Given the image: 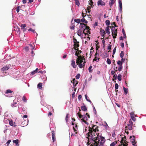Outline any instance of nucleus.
I'll list each match as a JSON object with an SVG mask.
<instances>
[{
	"label": "nucleus",
	"mask_w": 146,
	"mask_h": 146,
	"mask_svg": "<svg viewBox=\"0 0 146 146\" xmlns=\"http://www.w3.org/2000/svg\"><path fill=\"white\" fill-rule=\"evenodd\" d=\"M89 128V132L88 133V137H90L91 135H92L91 139L93 141V144L95 146H103L106 141L105 138L100 135H99V133L97 136H96L95 134H92L93 131L92 130V128L90 127Z\"/></svg>",
	"instance_id": "obj_1"
},
{
	"label": "nucleus",
	"mask_w": 146,
	"mask_h": 146,
	"mask_svg": "<svg viewBox=\"0 0 146 146\" xmlns=\"http://www.w3.org/2000/svg\"><path fill=\"white\" fill-rule=\"evenodd\" d=\"M110 28H111V32L113 37V38H116L117 35V30L113 26H110Z\"/></svg>",
	"instance_id": "obj_2"
},
{
	"label": "nucleus",
	"mask_w": 146,
	"mask_h": 146,
	"mask_svg": "<svg viewBox=\"0 0 146 146\" xmlns=\"http://www.w3.org/2000/svg\"><path fill=\"white\" fill-rule=\"evenodd\" d=\"M133 125V122L131 119H130L129 121V123L127 124V126L125 127V128L127 129H128L129 130H131L133 129L132 126H135Z\"/></svg>",
	"instance_id": "obj_3"
},
{
	"label": "nucleus",
	"mask_w": 146,
	"mask_h": 146,
	"mask_svg": "<svg viewBox=\"0 0 146 146\" xmlns=\"http://www.w3.org/2000/svg\"><path fill=\"white\" fill-rule=\"evenodd\" d=\"M130 139H131V142L132 143V144L134 146H137V145L136 144L137 142L135 141V136H134L133 137L132 136H130Z\"/></svg>",
	"instance_id": "obj_4"
},
{
	"label": "nucleus",
	"mask_w": 146,
	"mask_h": 146,
	"mask_svg": "<svg viewBox=\"0 0 146 146\" xmlns=\"http://www.w3.org/2000/svg\"><path fill=\"white\" fill-rule=\"evenodd\" d=\"M124 138L126 139V137L125 136L124 137L122 138V139L121 142V144H122L123 146H127L128 144L127 143L128 142H127L125 139H124Z\"/></svg>",
	"instance_id": "obj_5"
},
{
	"label": "nucleus",
	"mask_w": 146,
	"mask_h": 146,
	"mask_svg": "<svg viewBox=\"0 0 146 146\" xmlns=\"http://www.w3.org/2000/svg\"><path fill=\"white\" fill-rule=\"evenodd\" d=\"M88 120V118L86 116V115H83L82 118L81 119V120L82 122H84L85 124L87 125H88V123L86 121Z\"/></svg>",
	"instance_id": "obj_6"
},
{
	"label": "nucleus",
	"mask_w": 146,
	"mask_h": 146,
	"mask_svg": "<svg viewBox=\"0 0 146 146\" xmlns=\"http://www.w3.org/2000/svg\"><path fill=\"white\" fill-rule=\"evenodd\" d=\"M99 54L96 52L95 55V58L93 60V61L98 62L99 61L100 58L99 57Z\"/></svg>",
	"instance_id": "obj_7"
},
{
	"label": "nucleus",
	"mask_w": 146,
	"mask_h": 146,
	"mask_svg": "<svg viewBox=\"0 0 146 146\" xmlns=\"http://www.w3.org/2000/svg\"><path fill=\"white\" fill-rule=\"evenodd\" d=\"M92 126V127H91L92 128V130L94 131V132H96L97 131H98V126L96 125H94Z\"/></svg>",
	"instance_id": "obj_8"
},
{
	"label": "nucleus",
	"mask_w": 146,
	"mask_h": 146,
	"mask_svg": "<svg viewBox=\"0 0 146 146\" xmlns=\"http://www.w3.org/2000/svg\"><path fill=\"white\" fill-rule=\"evenodd\" d=\"M71 82L73 84V86L74 87L76 86V85L78 84V81L75 80V78L73 79L71 81Z\"/></svg>",
	"instance_id": "obj_9"
},
{
	"label": "nucleus",
	"mask_w": 146,
	"mask_h": 146,
	"mask_svg": "<svg viewBox=\"0 0 146 146\" xmlns=\"http://www.w3.org/2000/svg\"><path fill=\"white\" fill-rule=\"evenodd\" d=\"M74 48L75 50H78V48H77L79 46V43L76 42L74 43Z\"/></svg>",
	"instance_id": "obj_10"
},
{
	"label": "nucleus",
	"mask_w": 146,
	"mask_h": 146,
	"mask_svg": "<svg viewBox=\"0 0 146 146\" xmlns=\"http://www.w3.org/2000/svg\"><path fill=\"white\" fill-rule=\"evenodd\" d=\"M97 4L98 6L100 5L102 6H104L105 5V3L102 1L101 0H100L98 1L97 2Z\"/></svg>",
	"instance_id": "obj_11"
},
{
	"label": "nucleus",
	"mask_w": 146,
	"mask_h": 146,
	"mask_svg": "<svg viewBox=\"0 0 146 146\" xmlns=\"http://www.w3.org/2000/svg\"><path fill=\"white\" fill-rule=\"evenodd\" d=\"M86 26V25L83 23H80V29L81 30L84 29L85 28V27Z\"/></svg>",
	"instance_id": "obj_12"
},
{
	"label": "nucleus",
	"mask_w": 146,
	"mask_h": 146,
	"mask_svg": "<svg viewBox=\"0 0 146 146\" xmlns=\"http://www.w3.org/2000/svg\"><path fill=\"white\" fill-rule=\"evenodd\" d=\"M9 69V66H6L3 67L1 69V70L3 72H5L6 71L8 70Z\"/></svg>",
	"instance_id": "obj_13"
},
{
	"label": "nucleus",
	"mask_w": 146,
	"mask_h": 146,
	"mask_svg": "<svg viewBox=\"0 0 146 146\" xmlns=\"http://www.w3.org/2000/svg\"><path fill=\"white\" fill-rule=\"evenodd\" d=\"M71 65L73 66V68H75L76 67L77 65L75 64V62L74 60H72L71 61Z\"/></svg>",
	"instance_id": "obj_14"
},
{
	"label": "nucleus",
	"mask_w": 146,
	"mask_h": 146,
	"mask_svg": "<svg viewBox=\"0 0 146 146\" xmlns=\"http://www.w3.org/2000/svg\"><path fill=\"white\" fill-rule=\"evenodd\" d=\"M20 27H21V29H23V31H25L26 30L25 27H26V25L25 24H21V25Z\"/></svg>",
	"instance_id": "obj_15"
},
{
	"label": "nucleus",
	"mask_w": 146,
	"mask_h": 146,
	"mask_svg": "<svg viewBox=\"0 0 146 146\" xmlns=\"http://www.w3.org/2000/svg\"><path fill=\"white\" fill-rule=\"evenodd\" d=\"M9 123L10 125L11 126H13L14 127L16 126V125H14L15 124V122H13L12 121V120H9Z\"/></svg>",
	"instance_id": "obj_16"
},
{
	"label": "nucleus",
	"mask_w": 146,
	"mask_h": 146,
	"mask_svg": "<svg viewBox=\"0 0 146 146\" xmlns=\"http://www.w3.org/2000/svg\"><path fill=\"white\" fill-rule=\"evenodd\" d=\"M27 124V122L26 121H23L21 124V126L23 127L26 126Z\"/></svg>",
	"instance_id": "obj_17"
},
{
	"label": "nucleus",
	"mask_w": 146,
	"mask_h": 146,
	"mask_svg": "<svg viewBox=\"0 0 146 146\" xmlns=\"http://www.w3.org/2000/svg\"><path fill=\"white\" fill-rule=\"evenodd\" d=\"M82 31L80 29H78L77 31V34L78 36H80L82 35Z\"/></svg>",
	"instance_id": "obj_18"
},
{
	"label": "nucleus",
	"mask_w": 146,
	"mask_h": 146,
	"mask_svg": "<svg viewBox=\"0 0 146 146\" xmlns=\"http://www.w3.org/2000/svg\"><path fill=\"white\" fill-rule=\"evenodd\" d=\"M81 109L83 111H87V109L86 107L85 106H82L81 107Z\"/></svg>",
	"instance_id": "obj_19"
},
{
	"label": "nucleus",
	"mask_w": 146,
	"mask_h": 146,
	"mask_svg": "<svg viewBox=\"0 0 146 146\" xmlns=\"http://www.w3.org/2000/svg\"><path fill=\"white\" fill-rule=\"evenodd\" d=\"M118 3L119 5L120 9L121 11L122 9V3L121 1V0H119L118 1Z\"/></svg>",
	"instance_id": "obj_20"
},
{
	"label": "nucleus",
	"mask_w": 146,
	"mask_h": 146,
	"mask_svg": "<svg viewBox=\"0 0 146 146\" xmlns=\"http://www.w3.org/2000/svg\"><path fill=\"white\" fill-rule=\"evenodd\" d=\"M76 63L78 65V66L80 68H81L82 67H84L83 66L82 64V63H80V62H76Z\"/></svg>",
	"instance_id": "obj_21"
},
{
	"label": "nucleus",
	"mask_w": 146,
	"mask_h": 146,
	"mask_svg": "<svg viewBox=\"0 0 146 146\" xmlns=\"http://www.w3.org/2000/svg\"><path fill=\"white\" fill-rule=\"evenodd\" d=\"M78 57V58H77L76 59V62H78L79 61V60H80L82 59H84V57L83 58H82V57L81 56H79L78 55V56H77Z\"/></svg>",
	"instance_id": "obj_22"
},
{
	"label": "nucleus",
	"mask_w": 146,
	"mask_h": 146,
	"mask_svg": "<svg viewBox=\"0 0 146 146\" xmlns=\"http://www.w3.org/2000/svg\"><path fill=\"white\" fill-rule=\"evenodd\" d=\"M13 142L14 143H15L17 146H19V140L18 139L13 140Z\"/></svg>",
	"instance_id": "obj_23"
},
{
	"label": "nucleus",
	"mask_w": 146,
	"mask_h": 146,
	"mask_svg": "<svg viewBox=\"0 0 146 146\" xmlns=\"http://www.w3.org/2000/svg\"><path fill=\"white\" fill-rule=\"evenodd\" d=\"M106 33L108 34V35L109 34H110V31H109L110 29L109 28V27L108 26L107 27H106Z\"/></svg>",
	"instance_id": "obj_24"
},
{
	"label": "nucleus",
	"mask_w": 146,
	"mask_h": 146,
	"mask_svg": "<svg viewBox=\"0 0 146 146\" xmlns=\"http://www.w3.org/2000/svg\"><path fill=\"white\" fill-rule=\"evenodd\" d=\"M52 139L53 140V141L54 142V141L55 133L54 131H52Z\"/></svg>",
	"instance_id": "obj_25"
},
{
	"label": "nucleus",
	"mask_w": 146,
	"mask_h": 146,
	"mask_svg": "<svg viewBox=\"0 0 146 146\" xmlns=\"http://www.w3.org/2000/svg\"><path fill=\"white\" fill-rule=\"evenodd\" d=\"M76 50L77 51L76 52L75 55L77 56H78V55L82 52V51L80 50Z\"/></svg>",
	"instance_id": "obj_26"
},
{
	"label": "nucleus",
	"mask_w": 146,
	"mask_h": 146,
	"mask_svg": "<svg viewBox=\"0 0 146 146\" xmlns=\"http://www.w3.org/2000/svg\"><path fill=\"white\" fill-rule=\"evenodd\" d=\"M123 89L124 90V93L125 94H127L128 92V89L125 88L123 87Z\"/></svg>",
	"instance_id": "obj_27"
},
{
	"label": "nucleus",
	"mask_w": 146,
	"mask_h": 146,
	"mask_svg": "<svg viewBox=\"0 0 146 146\" xmlns=\"http://www.w3.org/2000/svg\"><path fill=\"white\" fill-rule=\"evenodd\" d=\"M100 34H105L106 32L105 31L101 28L100 29Z\"/></svg>",
	"instance_id": "obj_28"
},
{
	"label": "nucleus",
	"mask_w": 146,
	"mask_h": 146,
	"mask_svg": "<svg viewBox=\"0 0 146 146\" xmlns=\"http://www.w3.org/2000/svg\"><path fill=\"white\" fill-rule=\"evenodd\" d=\"M115 2V1H114V0H110V1L109 3L111 7V6H112L113 4Z\"/></svg>",
	"instance_id": "obj_29"
},
{
	"label": "nucleus",
	"mask_w": 146,
	"mask_h": 146,
	"mask_svg": "<svg viewBox=\"0 0 146 146\" xmlns=\"http://www.w3.org/2000/svg\"><path fill=\"white\" fill-rule=\"evenodd\" d=\"M81 21L82 23H85L87 24L88 23V21L84 18H82L81 20Z\"/></svg>",
	"instance_id": "obj_30"
},
{
	"label": "nucleus",
	"mask_w": 146,
	"mask_h": 146,
	"mask_svg": "<svg viewBox=\"0 0 146 146\" xmlns=\"http://www.w3.org/2000/svg\"><path fill=\"white\" fill-rule=\"evenodd\" d=\"M42 83H39L38 85V87L39 89H42Z\"/></svg>",
	"instance_id": "obj_31"
},
{
	"label": "nucleus",
	"mask_w": 146,
	"mask_h": 146,
	"mask_svg": "<svg viewBox=\"0 0 146 146\" xmlns=\"http://www.w3.org/2000/svg\"><path fill=\"white\" fill-rule=\"evenodd\" d=\"M122 33L123 35V38H126V35L125 33V31L123 29H122Z\"/></svg>",
	"instance_id": "obj_32"
},
{
	"label": "nucleus",
	"mask_w": 146,
	"mask_h": 146,
	"mask_svg": "<svg viewBox=\"0 0 146 146\" xmlns=\"http://www.w3.org/2000/svg\"><path fill=\"white\" fill-rule=\"evenodd\" d=\"M74 21L78 23H80L81 20L79 19H74Z\"/></svg>",
	"instance_id": "obj_33"
},
{
	"label": "nucleus",
	"mask_w": 146,
	"mask_h": 146,
	"mask_svg": "<svg viewBox=\"0 0 146 146\" xmlns=\"http://www.w3.org/2000/svg\"><path fill=\"white\" fill-rule=\"evenodd\" d=\"M106 23L107 25L108 26L110 24V22L109 20H107L106 21Z\"/></svg>",
	"instance_id": "obj_34"
},
{
	"label": "nucleus",
	"mask_w": 146,
	"mask_h": 146,
	"mask_svg": "<svg viewBox=\"0 0 146 146\" xmlns=\"http://www.w3.org/2000/svg\"><path fill=\"white\" fill-rule=\"evenodd\" d=\"M117 141H115L114 142H113L111 143L110 145V146H115L116 144L117 143Z\"/></svg>",
	"instance_id": "obj_35"
},
{
	"label": "nucleus",
	"mask_w": 146,
	"mask_h": 146,
	"mask_svg": "<svg viewBox=\"0 0 146 146\" xmlns=\"http://www.w3.org/2000/svg\"><path fill=\"white\" fill-rule=\"evenodd\" d=\"M77 114L78 115V117L82 119L83 117V115H82L81 113L80 112L77 113Z\"/></svg>",
	"instance_id": "obj_36"
},
{
	"label": "nucleus",
	"mask_w": 146,
	"mask_h": 146,
	"mask_svg": "<svg viewBox=\"0 0 146 146\" xmlns=\"http://www.w3.org/2000/svg\"><path fill=\"white\" fill-rule=\"evenodd\" d=\"M122 61H121L120 60H118L117 62V64L119 66H122Z\"/></svg>",
	"instance_id": "obj_37"
},
{
	"label": "nucleus",
	"mask_w": 146,
	"mask_h": 146,
	"mask_svg": "<svg viewBox=\"0 0 146 146\" xmlns=\"http://www.w3.org/2000/svg\"><path fill=\"white\" fill-rule=\"evenodd\" d=\"M121 76L120 74H119L117 76V79L119 81L121 80Z\"/></svg>",
	"instance_id": "obj_38"
},
{
	"label": "nucleus",
	"mask_w": 146,
	"mask_h": 146,
	"mask_svg": "<svg viewBox=\"0 0 146 146\" xmlns=\"http://www.w3.org/2000/svg\"><path fill=\"white\" fill-rule=\"evenodd\" d=\"M74 1H75V3L76 5H77L78 6H79L80 5V3L78 0H74Z\"/></svg>",
	"instance_id": "obj_39"
},
{
	"label": "nucleus",
	"mask_w": 146,
	"mask_h": 146,
	"mask_svg": "<svg viewBox=\"0 0 146 146\" xmlns=\"http://www.w3.org/2000/svg\"><path fill=\"white\" fill-rule=\"evenodd\" d=\"M96 42H97V44H96V52H97L98 51V48H100V46H98L97 45V44H98L99 43V42H98V43L97 42L98 41H96Z\"/></svg>",
	"instance_id": "obj_40"
},
{
	"label": "nucleus",
	"mask_w": 146,
	"mask_h": 146,
	"mask_svg": "<svg viewBox=\"0 0 146 146\" xmlns=\"http://www.w3.org/2000/svg\"><path fill=\"white\" fill-rule=\"evenodd\" d=\"M117 75L116 74H115V75H114L113 78L112 80L113 81H114L115 80H116L117 79Z\"/></svg>",
	"instance_id": "obj_41"
},
{
	"label": "nucleus",
	"mask_w": 146,
	"mask_h": 146,
	"mask_svg": "<svg viewBox=\"0 0 146 146\" xmlns=\"http://www.w3.org/2000/svg\"><path fill=\"white\" fill-rule=\"evenodd\" d=\"M69 114L68 113L67 114L65 118L66 121L67 122L68 121V119L69 117Z\"/></svg>",
	"instance_id": "obj_42"
},
{
	"label": "nucleus",
	"mask_w": 146,
	"mask_h": 146,
	"mask_svg": "<svg viewBox=\"0 0 146 146\" xmlns=\"http://www.w3.org/2000/svg\"><path fill=\"white\" fill-rule=\"evenodd\" d=\"M13 92L12 91H11L10 90H6V92H5L6 94H8V93H11Z\"/></svg>",
	"instance_id": "obj_43"
},
{
	"label": "nucleus",
	"mask_w": 146,
	"mask_h": 146,
	"mask_svg": "<svg viewBox=\"0 0 146 146\" xmlns=\"http://www.w3.org/2000/svg\"><path fill=\"white\" fill-rule=\"evenodd\" d=\"M107 62L108 64H110L111 63V61L110 60V59L109 58H107Z\"/></svg>",
	"instance_id": "obj_44"
},
{
	"label": "nucleus",
	"mask_w": 146,
	"mask_h": 146,
	"mask_svg": "<svg viewBox=\"0 0 146 146\" xmlns=\"http://www.w3.org/2000/svg\"><path fill=\"white\" fill-rule=\"evenodd\" d=\"M90 2L89 3V5L92 6V7L93 6H94V5H93V2L92 0H90Z\"/></svg>",
	"instance_id": "obj_45"
},
{
	"label": "nucleus",
	"mask_w": 146,
	"mask_h": 146,
	"mask_svg": "<svg viewBox=\"0 0 146 146\" xmlns=\"http://www.w3.org/2000/svg\"><path fill=\"white\" fill-rule=\"evenodd\" d=\"M75 26L73 24H72L71 26L70 27V28L72 29H74L75 28Z\"/></svg>",
	"instance_id": "obj_46"
},
{
	"label": "nucleus",
	"mask_w": 146,
	"mask_h": 146,
	"mask_svg": "<svg viewBox=\"0 0 146 146\" xmlns=\"http://www.w3.org/2000/svg\"><path fill=\"white\" fill-rule=\"evenodd\" d=\"M80 76V74H78L75 76L76 79H78Z\"/></svg>",
	"instance_id": "obj_47"
},
{
	"label": "nucleus",
	"mask_w": 146,
	"mask_h": 146,
	"mask_svg": "<svg viewBox=\"0 0 146 146\" xmlns=\"http://www.w3.org/2000/svg\"><path fill=\"white\" fill-rule=\"evenodd\" d=\"M28 31H31L33 33H36V32L35 31V30L31 28H30L29 29Z\"/></svg>",
	"instance_id": "obj_48"
},
{
	"label": "nucleus",
	"mask_w": 146,
	"mask_h": 146,
	"mask_svg": "<svg viewBox=\"0 0 146 146\" xmlns=\"http://www.w3.org/2000/svg\"><path fill=\"white\" fill-rule=\"evenodd\" d=\"M124 56L123 52L121 51L120 54V56L121 58H122Z\"/></svg>",
	"instance_id": "obj_49"
},
{
	"label": "nucleus",
	"mask_w": 146,
	"mask_h": 146,
	"mask_svg": "<svg viewBox=\"0 0 146 146\" xmlns=\"http://www.w3.org/2000/svg\"><path fill=\"white\" fill-rule=\"evenodd\" d=\"M130 116L131 117H132V116L134 117L135 116L136 117V115H135V114L133 112H131L130 113Z\"/></svg>",
	"instance_id": "obj_50"
},
{
	"label": "nucleus",
	"mask_w": 146,
	"mask_h": 146,
	"mask_svg": "<svg viewBox=\"0 0 146 146\" xmlns=\"http://www.w3.org/2000/svg\"><path fill=\"white\" fill-rule=\"evenodd\" d=\"M122 69V66H119L118 68V70L119 71H121Z\"/></svg>",
	"instance_id": "obj_51"
},
{
	"label": "nucleus",
	"mask_w": 146,
	"mask_h": 146,
	"mask_svg": "<svg viewBox=\"0 0 146 146\" xmlns=\"http://www.w3.org/2000/svg\"><path fill=\"white\" fill-rule=\"evenodd\" d=\"M92 66H90L88 68V70H89V72H92V70H91V69H92Z\"/></svg>",
	"instance_id": "obj_52"
},
{
	"label": "nucleus",
	"mask_w": 146,
	"mask_h": 146,
	"mask_svg": "<svg viewBox=\"0 0 146 146\" xmlns=\"http://www.w3.org/2000/svg\"><path fill=\"white\" fill-rule=\"evenodd\" d=\"M93 49V47H92V48L91 49V51L90 52V55L91 56L93 54V52H94V50H93V51H92V50Z\"/></svg>",
	"instance_id": "obj_53"
},
{
	"label": "nucleus",
	"mask_w": 146,
	"mask_h": 146,
	"mask_svg": "<svg viewBox=\"0 0 146 146\" xmlns=\"http://www.w3.org/2000/svg\"><path fill=\"white\" fill-rule=\"evenodd\" d=\"M22 99L24 102H26L27 100L25 96H23V97L22 98Z\"/></svg>",
	"instance_id": "obj_54"
},
{
	"label": "nucleus",
	"mask_w": 146,
	"mask_h": 146,
	"mask_svg": "<svg viewBox=\"0 0 146 146\" xmlns=\"http://www.w3.org/2000/svg\"><path fill=\"white\" fill-rule=\"evenodd\" d=\"M11 141V140H9L7 141L6 143V144L7 145V146H8L9 145L10 142Z\"/></svg>",
	"instance_id": "obj_55"
},
{
	"label": "nucleus",
	"mask_w": 146,
	"mask_h": 146,
	"mask_svg": "<svg viewBox=\"0 0 146 146\" xmlns=\"http://www.w3.org/2000/svg\"><path fill=\"white\" fill-rule=\"evenodd\" d=\"M115 88L116 90L118 88V85L117 83H115Z\"/></svg>",
	"instance_id": "obj_56"
},
{
	"label": "nucleus",
	"mask_w": 146,
	"mask_h": 146,
	"mask_svg": "<svg viewBox=\"0 0 146 146\" xmlns=\"http://www.w3.org/2000/svg\"><path fill=\"white\" fill-rule=\"evenodd\" d=\"M91 8V7L90 6H88V7H87V9L88 13L90 12V11H91V10H90Z\"/></svg>",
	"instance_id": "obj_57"
},
{
	"label": "nucleus",
	"mask_w": 146,
	"mask_h": 146,
	"mask_svg": "<svg viewBox=\"0 0 146 146\" xmlns=\"http://www.w3.org/2000/svg\"><path fill=\"white\" fill-rule=\"evenodd\" d=\"M73 42L74 43H79V42L77 41L76 39L74 38H73Z\"/></svg>",
	"instance_id": "obj_58"
},
{
	"label": "nucleus",
	"mask_w": 146,
	"mask_h": 146,
	"mask_svg": "<svg viewBox=\"0 0 146 146\" xmlns=\"http://www.w3.org/2000/svg\"><path fill=\"white\" fill-rule=\"evenodd\" d=\"M85 98H86V100H87V101H88V102H91V101H90V100H88V98H88V97H87V95H85Z\"/></svg>",
	"instance_id": "obj_59"
},
{
	"label": "nucleus",
	"mask_w": 146,
	"mask_h": 146,
	"mask_svg": "<svg viewBox=\"0 0 146 146\" xmlns=\"http://www.w3.org/2000/svg\"><path fill=\"white\" fill-rule=\"evenodd\" d=\"M131 119H132V120L134 121H135L136 120V119L135 118L134 116H132V117H131Z\"/></svg>",
	"instance_id": "obj_60"
},
{
	"label": "nucleus",
	"mask_w": 146,
	"mask_h": 146,
	"mask_svg": "<svg viewBox=\"0 0 146 146\" xmlns=\"http://www.w3.org/2000/svg\"><path fill=\"white\" fill-rule=\"evenodd\" d=\"M87 138L88 139V142H87L88 145H90V144H91V143H92L91 142L90 143H89V142H90L89 141V138L88 137H87Z\"/></svg>",
	"instance_id": "obj_61"
},
{
	"label": "nucleus",
	"mask_w": 146,
	"mask_h": 146,
	"mask_svg": "<svg viewBox=\"0 0 146 146\" xmlns=\"http://www.w3.org/2000/svg\"><path fill=\"white\" fill-rule=\"evenodd\" d=\"M29 46L31 47V50H33V49H34L35 48V46H33L31 44H29Z\"/></svg>",
	"instance_id": "obj_62"
},
{
	"label": "nucleus",
	"mask_w": 146,
	"mask_h": 146,
	"mask_svg": "<svg viewBox=\"0 0 146 146\" xmlns=\"http://www.w3.org/2000/svg\"><path fill=\"white\" fill-rule=\"evenodd\" d=\"M85 29L87 30H90V29L89 27L88 26H87L86 25L85 27Z\"/></svg>",
	"instance_id": "obj_63"
},
{
	"label": "nucleus",
	"mask_w": 146,
	"mask_h": 146,
	"mask_svg": "<svg viewBox=\"0 0 146 146\" xmlns=\"http://www.w3.org/2000/svg\"><path fill=\"white\" fill-rule=\"evenodd\" d=\"M24 49L26 52H27L29 50V48L26 47L24 48Z\"/></svg>",
	"instance_id": "obj_64"
}]
</instances>
